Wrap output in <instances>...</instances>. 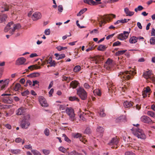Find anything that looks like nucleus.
<instances>
[{"label": "nucleus", "instance_id": "nucleus-58", "mask_svg": "<svg viewBox=\"0 0 155 155\" xmlns=\"http://www.w3.org/2000/svg\"><path fill=\"white\" fill-rule=\"evenodd\" d=\"M84 87L86 89H89L90 87L89 85L87 83H85L84 85Z\"/></svg>", "mask_w": 155, "mask_h": 155}, {"label": "nucleus", "instance_id": "nucleus-59", "mask_svg": "<svg viewBox=\"0 0 155 155\" xmlns=\"http://www.w3.org/2000/svg\"><path fill=\"white\" fill-rule=\"evenodd\" d=\"M90 33L91 34H92V33H98V30L97 29H94L92 31H91L90 32Z\"/></svg>", "mask_w": 155, "mask_h": 155}, {"label": "nucleus", "instance_id": "nucleus-35", "mask_svg": "<svg viewBox=\"0 0 155 155\" xmlns=\"http://www.w3.org/2000/svg\"><path fill=\"white\" fill-rule=\"evenodd\" d=\"M21 87V85L19 83H17L16 84L15 87L14 88V89L15 91H18L20 90Z\"/></svg>", "mask_w": 155, "mask_h": 155}, {"label": "nucleus", "instance_id": "nucleus-24", "mask_svg": "<svg viewBox=\"0 0 155 155\" xmlns=\"http://www.w3.org/2000/svg\"><path fill=\"white\" fill-rule=\"evenodd\" d=\"M93 93L94 95H97L99 96L101 95V91L99 89H96L94 90Z\"/></svg>", "mask_w": 155, "mask_h": 155}, {"label": "nucleus", "instance_id": "nucleus-63", "mask_svg": "<svg viewBox=\"0 0 155 155\" xmlns=\"http://www.w3.org/2000/svg\"><path fill=\"white\" fill-rule=\"evenodd\" d=\"M151 35L155 36V29L153 28L152 29L151 32Z\"/></svg>", "mask_w": 155, "mask_h": 155}, {"label": "nucleus", "instance_id": "nucleus-36", "mask_svg": "<svg viewBox=\"0 0 155 155\" xmlns=\"http://www.w3.org/2000/svg\"><path fill=\"white\" fill-rule=\"evenodd\" d=\"M8 6L6 4H4L3 6L2 7V8H4V10H2L1 12H3L5 11H8L9 10Z\"/></svg>", "mask_w": 155, "mask_h": 155}, {"label": "nucleus", "instance_id": "nucleus-8", "mask_svg": "<svg viewBox=\"0 0 155 155\" xmlns=\"http://www.w3.org/2000/svg\"><path fill=\"white\" fill-rule=\"evenodd\" d=\"M112 60L108 58L104 65L105 68L107 70H109L113 66Z\"/></svg>", "mask_w": 155, "mask_h": 155}, {"label": "nucleus", "instance_id": "nucleus-20", "mask_svg": "<svg viewBox=\"0 0 155 155\" xmlns=\"http://www.w3.org/2000/svg\"><path fill=\"white\" fill-rule=\"evenodd\" d=\"M124 11L127 16H131L133 15L134 14V12L130 11L129 9L127 8H125Z\"/></svg>", "mask_w": 155, "mask_h": 155}, {"label": "nucleus", "instance_id": "nucleus-64", "mask_svg": "<svg viewBox=\"0 0 155 155\" xmlns=\"http://www.w3.org/2000/svg\"><path fill=\"white\" fill-rule=\"evenodd\" d=\"M82 139L81 140H80V141H81L82 142L84 143V144L86 143V142H87V140L84 137H82Z\"/></svg>", "mask_w": 155, "mask_h": 155}, {"label": "nucleus", "instance_id": "nucleus-14", "mask_svg": "<svg viewBox=\"0 0 155 155\" xmlns=\"http://www.w3.org/2000/svg\"><path fill=\"white\" fill-rule=\"evenodd\" d=\"M79 84V82L76 81L74 80L72 81L70 84V88L73 89L76 88Z\"/></svg>", "mask_w": 155, "mask_h": 155}, {"label": "nucleus", "instance_id": "nucleus-60", "mask_svg": "<svg viewBox=\"0 0 155 155\" xmlns=\"http://www.w3.org/2000/svg\"><path fill=\"white\" fill-rule=\"evenodd\" d=\"M33 84L32 86H35L36 84H38L39 83V82L37 81H32Z\"/></svg>", "mask_w": 155, "mask_h": 155}, {"label": "nucleus", "instance_id": "nucleus-7", "mask_svg": "<svg viewBox=\"0 0 155 155\" xmlns=\"http://www.w3.org/2000/svg\"><path fill=\"white\" fill-rule=\"evenodd\" d=\"M129 35V32L128 31H124L123 33H121L118 36V38L119 39L123 40L128 38Z\"/></svg>", "mask_w": 155, "mask_h": 155}, {"label": "nucleus", "instance_id": "nucleus-50", "mask_svg": "<svg viewBox=\"0 0 155 155\" xmlns=\"http://www.w3.org/2000/svg\"><path fill=\"white\" fill-rule=\"evenodd\" d=\"M44 133L46 136H48L49 134V131L48 129V128H46L44 130Z\"/></svg>", "mask_w": 155, "mask_h": 155}, {"label": "nucleus", "instance_id": "nucleus-13", "mask_svg": "<svg viewBox=\"0 0 155 155\" xmlns=\"http://www.w3.org/2000/svg\"><path fill=\"white\" fill-rule=\"evenodd\" d=\"M123 105L125 108H129L133 106V103L131 101H126L124 102Z\"/></svg>", "mask_w": 155, "mask_h": 155}, {"label": "nucleus", "instance_id": "nucleus-57", "mask_svg": "<svg viewBox=\"0 0 155 155\" xmlns=\"http://www.w3.org/2000/svg\"><path fill=\"white\" fill-rule=\"evenodd\" d=\"M54 89L53 88H51L50 91L49 92V97H51L52 95V94L54 92Z\"/></svg>", "mask_w": 155, "mask_h": 155}, {"label": "nucleus", "instance_id": "nucleus-21", "mask_svg": "<svg viewBox=\"0 0 155 155\" xmlns=\"http://www.w3.org/2000/svg\"><path fill=\"white\" fill-rule=\"evenodd\" d=\"M7 18V16L5 14L1 15L0 16V23L4 22Z\"/></svg>", "mask_w": 155, "mask_h": 155}, {"label": "nucleus", "instance_id": "nucleus-12", "mask_svg": "<svg viewBox=\"0 0 155 155\" xmlns=\"http://www.w3.org/2000/svg\"><path fill=\"white\" fill-rule=\"evenodd\" d=\"M26 59L24 57H20L18 59L16 62V65H22L26 61Z\"/></svg>", "mask_w": 155, "mask_h": 155}, {"label": "nucleus", "instance_id": "nucleus-33", "mask_svg": "<svg viewBox=\"0 0 155 155\" xmlns=\"http://www.w3.org/2000/svg\"><path fill=\"white\" fill-rule=\"evenodd\" d=\"M74 137L77 138H78L80 140H81L82 139L81 134L80 133L75 134L74 136Z\"/></svg>", "mask_w": 155, "mask_h": 155}, {"label": "nucleus", "instance_id": "nucleus-34", "mask_svg": "<svg viewBox=\"0 0 155 155\" xmlns=\"http://www.w3.org/2000/svg\"><path fill=\"white\" fill-rule=\"evenodd\" d=\"M116 15H115L113 14H111L110 15H106V18L107 19L110 20L112 18H115Z\"/></svg>", "mask_w": 155, "mask_h": 155}, {"label": "nucleus", "instance_id": "nucleus-10", "mask_svg": "<svg viewBox=\"0 0 155 155\" xmlns=\"http://www.w3.org/2000/svg\"><path fill=\"white\" fill-rule=\"evenodd\" d=\"M140 119L142 122L147 124H149L152 122V120L150 117L145 115L141 117Z\"/></svg>", "mask_w": 155, "mask_h": 155}, {"label": "nucleus", "instance_id": "nucleus-49", "mask_svg": "<svg viewBox=\"0 0 155 155\" xmlns=\"http://www.w3.org/2000/svg\"><path fill=\"white\" fill-rule=\"evenodd\" d=\"M125 155H136L135 154L131 151H127L125 153Z\"/></svg>", "mask_w": 155, "mask_h": 155}, {"label": "nucleus", "instance_id": "nucleus-15", "mask_svg": "<svg viewBox=\"0 0 155 155\" xmlns=\"http://www.w3.org/2000/svg\"><path fill=\"white\" fill-rule=\"evenodd\" d=\"M84 3L87 4L89 5H97L98 4H100L101 3V2H95L93 0H84Z\"/></svg>", "mask_w": 155, "mask_h": 155}, {"label": "nucleus", "instance_id": "nucleus-61", "mask_svg": "<svg viewBox=\"0 0 155 155\" xmlns=\"http://www.w3.org/2000/svg\"><path fill=\"white\" fill-rule=\"evenodd\" d=\"M58 8L59 11L60 12H61L63 10V8L62 5L58 6Z\"/></svg>", "mask_w": 155, "mask_h": 155}, {"label": "nucleus", "instance_id": "nucleus-44", "mask_svg": "<svg viewBox=\"0 0 155 155\" xmlns=\"http://www.w3.org/2000/svg\"><path fill=\"white\" fill-rule=\"evenodd\" d=\"M91 132V130L90 128L87 127L85 129L84 133L87 134H89Z\"/></svg>", "mask_w": 155, "mask_h": 155}, {"label": "nucleus", "instance_id": "nucleus-53", "mask_svg": "<svg viewBox=\"0 0 155 155\" xmlns=\"http://www.w3.org/2000/svg\"><path fill=\"white\" fill-rule=\"evenodd\" d=\"M50 30L49 29H46L45 31V34L46 35H50Z\"/></svg>", "mask_w": 155, "mask_h": 155}, {"label": "nucleus", "instance_id": "nucleus-41", "mask_svg": "<svg viewBox=\"0 0 155 155\" xmlns=\"http://www.w3.org/2000/svg\"><path fill=\"white\" fill-rule=\"evenodd\" d=\"M150 42L151 45L155 44V37H151L150 39Z\"/></svg>", "mask_w": 155, "mask_h": 155}, {"label": "nucleus", "instance_id": "nucleus-32", "mask_svg": "<svg viewBox=\"0 0 155 155\" xmlns=\"http://www.w3.org/2000/svg\"><path fill=\"white\" fill-rule=\"evenodd\" d=\"M21 150L19 149H12L11 150V152L13 154H19Z\"/></svg>", "mask_w": 155, "mask_h": 155}, {"label": "nucleus", "instance_id": "nucleus-39", "mask_svg": "<svg viewBox=\"0 0 155 155\" xmlns=\"http://www.w3.org/2000/svg\"><path fill=\"white\" fill-rule=\"evenodd\" d=\"M81 69V67L80 66L78 65L74 67L73 69L74 71V72H77L80 71Z\"/></svg>", "mask_w": 155, "mask_h": 155}, {"label": "nucleus", "instance_id": "nucleus-17", "mask_svg": "<svg viewBox=\"0 0 155 155\" xmlns=\"http://www.w3.org/2000/svg\"><path fill=\"white\" fill-rule=\"evenodd\" d=\"M9 82V79H6L4 81V82H3L2 83V84H1V90H3L6 87H7Z\"/></svg>", "mask_w": 155, "mask_h": 155}, {"label": "nucleus", "instance_id": "nucleus-37", "mask_svg": "<svg viewBox=\"0 0 155 155\" xmlns=\"http://www.w3.org/2000/svg\"><path fill=\"white\" fill-rule=\"evenodd\" d=\"M147 114L151 117H155V113H154L152 111H148L147 112Z\"/></svg>", "mask_w": 155, "mask_h": 155}, {"label": "nucleus", "instance_id": "nucleus-54", "mask_svg": "<svg viewBox=\"0 0 155 155\" xmlns=\"http://www.w3.org/2000/svg\"><path fill=\"white\" fill-rule=\"evenodd\" d=\"M66 106L65 105H60V109H61L62 110L66 109V111L67 112V110L68 109V108L66 107L65 108Z\"/></svg>", "mask_w": 155, "mask_h": 155}, {"label": "nucleus", "instance_id": "nucleus-43", "mask_svg": "<svg viewBox=\"0 0 155 155\" xmlns=\"http://www.w3.org/2000/svg\"><path fill=\"white\" fill-rule=\"evenodd\" d=\"M57 49L59 51L64 50L65 49H66L67 48V47H62L61 46H59L56 47Z\"/></svg>", "mask_w": 155, "mask_h": 155}, {"label": "nucleus", "instance_id": "nucleus-52", "mask_svg": "<svg viewBox=\"0 0 155 155\" xmlns=\"http://www.w3.org/2000/svg\"><path fill=\"white\" fill-rule=\"evenodd\" d=\"M121 44V43L119 41H117L113 43V46H117L120 45Z\"/></svg>", "mask_w": 155, "mask_h": 155}, {"label": "nucleus", "instance_id": "nucleus-23", "mask_svg": "<svg viewBox=\"0 0 155 155\" xmlns=\"http://www.w3.org/2000/svg\"><path fill=\"white\" fill-rule=\"evenodd\" d=\"M56 56V58L57 60L61 59L64 58L65 55L64 54H58L56 53L54 54Z\"/></svg>", "mask_w": 155, "mask_h": 155}, {"label": "nucleus", "instance_id": "nucleus-3", "mask_svg": "<svg viewBox=\"0 0 155 155\" xmlns=\"http://www.w3.org/2000/svg\"><path fill=\"white\" fill-rule=\"evenodd\" d=\"M30 115L27 114L25 115L21 122V126L23 129H27L30 125Z\"/></svg>", "mask_w": 155, "mask_h": 155}, {"label": "nucleus", "instance_id": "nucleus-51", "mask_svg": "<svg viewBox=\"0 0 155 155\" xmlns=\"http://www.w3.org/2000/svg\"><path fill=\"white\" fill-rule=\"evenodd\" d=\"M43 152L45 154L47 155L48 154L50 153V151L48 150L43 149Z\"/></svg>", "mask_w": 155, "mask_h": 155}, {"label": "nucleus", "instance_id": "nucleus-5", "mask_svg": "<svg viewBox=\"0 0 155 155\" xmlns=\"http://www.w3.org/2000/svg\"><path fill=\"white\" fill-rule=\"evenodd\" d=\"M134 135L137 137L138 138L144 139L146 138V136L144 134L143 130L141 129H138L136 130L135 133H134Z\"/></svg>", "mask_w": 155, "mask_h": 155}, {"label": "nucleus", "instance_id": "nucleus-47", "mask_svg": "<svg viewBox=\"0 0 155 155\" xmlns=\"http://www.w3.org/2000/svg\"><path fill=\"white\" fill-rule=\"evenodd\" d=\"M100 115L101 117H104L105 116V114L104 113V111L103 110H101L99 112Z\"/></svg>", "mask_w": 155, "mask_h": 155}, {"label": "nucleus", "instance_id": "nucleus-6", "mask_svg": "<svg viewBox=\"0 0 155 155\" xmlns=\"http://www.w3.org/2000/svg\"><path fill=\"white\" fill-rule=\"evenodd\" d=\"M68 119L72 122L76 120L74 110L71 107L68 108Z\"/></svg>", "mask_w": 155, "mask_h": 155}, {"label": "nucleus", "instance_id": "nucleus-22", "mask_svg": "<svg viewBox=\"0 0 155 155\" xmlns=\"http://www.w3.org/2000/svg\"><path fill=\"white\" fill-rule=\"evenodd\" d=\"M137 39L136 37L133 36L130 39L129 41L130 43H135L137 41Z\"/></svg>", "mask_w": 155, "mask_h": 155}, {"label": "nucleus", "instance_id": "nucleus-9", "mask_svg": "<svg viewBox=\"0 0 155 155\" xmlns=\"http://www.w3.org/2000/svg\"><path fill=\"white\" fill-rule=\"evenodd\" d=\"M39 101L42 107H46L48 105L47 101L45 98L42 96H40L38 98Z\"/></svg>", "mask_w": 155, "mask_h": 155}, {"label": "nucleus", "instance_id": "nucleus-38", "mask_svg": "<svg viewBox=\"0 0 155 155\" xmlns=\"http://www.w3.org/2000/svg\"><path fill=\"white\" fill-rule=\"evenodd\" d=\"M150 87L149 86H147V87L145 88L144 89V93H150Z\"/></svg>", "mask_w": 155, "mask_h": 155}, {"label": "nucleus", "instance_id": "nucleus-30", "mask_svg": "<svg viewBox=\"0 0 155 155\" xmlns=\"http://www.w3.org/2000/svg\"><path fill=\"white\" fill-rule=\"evenodd\" d=\"M100 60L99 57V56L95 57L92 58H91V61H94L95 64H97L100 61Z\"/></svg>", "mask_w": 155, "mask_h": 155}, {"label": "nucleus", "instance_id": "nucleus-29", "mask_svg": "<svg viewBox=\"0 0 155 155\" xmlns=\"http://www.w3.org/2000/svg\"><path fill=\"white\" fill-rule=\"evenodd\" d=\"M127 51V50H124L122 51H118L115 53V55L116 56H120L123 54Z\"/></svg>", "mask_w": 155, "mask_h": 155}, {"label": "nucleus", "instance_id": "nucleus-26", "mask_svg": "<svg viewBox=\"0 0 155 155\" xmlns=\"http://www.w3.org/2000/svg\"><path fill=\"white\" fill-rule=\"evenodd\" d=\"M41 68L40 66H38L36 65H31L29 66L28 69L31 70H33L34 69H39Z\"/></svg>", "mask_w": 155, "mask_h": 155}, {"label": "nucleus", "instance_id": "nucleus-56", "mask_svg": "<svg viewBox=\"0 0 155 155\" xmlns=\"http://www.w3.org/2000/svg\"><path fill=\"white\" fill-rule=\"evenodd\" d=\"M25 147L27 149H29L30 150H31L32 149V147L30 144H29L28 145H25Z\"/></svg>", "mask_w": 155, "mask_h": 155}, {"label": "nucleus", "instance_id": "nucleus-11", "mask_svg": "<svg viewBox=\"0 0 155 155\" xmlns=\"http://www.w3.org/2000/svg\"><path fill=\"white\" fill-rule=\"evenodd\" d=\"M41 15L40 13L36 12L34 13L32 17V18L34 21H36L41 18Z\"/></svg>", "mask_w": 155, "mask_h": 155}, {"label": "nucleus", "instance_id": "nucleus-16", "mask_svg": "<svg viewBox=\"0 0 155 155\" xmlns=\"http://www.w3.org/2000/svg\"><path fill=\"white\" fill-rule=\"evenodd\" d=\"M25 108L23 107H21L16 111V114L19 115L23 114L25 113Z\"/></svg>", "mask_w": 155, "mask_h": 155}, {"label": "nucleus", "instance_id": "nucleus-2", "mask_svg": "<svg viewBox=\"0 0 155 155\" xmlns=\"http://www.w3.org/2000/svg\"><path fill=\"white\" fill-rule=\"evenodd\" d=\"M135 73L134 70H130L129 71H127L124 72H120L118 74V76L121 78H123V80H127L131 78V75L134 74Z\"/></svg>", "mask_w": 155, "mask_h": 155}, {"label": "nucleus", "instance_id": "nucleus-48", "mask_svg": "<svg viewBox=\"0 0 155 155\" xmlns=\"http://www.w3.org/2000/svg\"><path fill=\"white\" fill-rule=\"evenodd\" d=\"M29 92L28 90H26L21 93V94L23 96H26L29 94Z\"/></svg>", "mask_w": 155, "mask_h": 155}, {"label": "nucleus", "instance_id": "nucleus-62", "mask_svg": "<svg viewBox=\"0 0 155 155\" xmlns=\"http://www.w3.org/2000/svg\"><path fill=\"white\" fill-rule=\"evenodd\" d=\"M49 64H50V66H54L55 65V62L54 61H52Z\"/></svg>", "mask_w": 155, "mask_h": 155}, {"label": "nucleus", "instance_id": "nucleus-42", "mask_svg": "<svg viewBox=\"0 0 155 155\" xmlns=\"http://www.w3.org/2000/svg\"><path fill=\"white\" fill-rule=\"evenodd\" d=\"M31 151L34 155H41V153L37 150H32Z\"/></svg>", "mask_w": 155, "mask_h": 155}, {"label": "nucleus", "instance_id": "nucleus-4", "mask_svg": "<svg viewBox=\"0 0 155 155\" xmlns=\"http://www.w3.org/2000/svg\"><path fill=\"white\" fill-rule=\"evenodd\" d=\"M77 94L83 100H86L87 97V93L82 87H79L76 89Z\"/></svg>", "mask_w": 155, "mask_h": 155}, {"label": "nucleus", "instance_id": "nucleus-1", "mask_svg": "<svg viewBox=\"0 0 155 155\" xmlns=\"http://www.w3.org/2000/svg\"><path fill=\"white\" fill-rule=\"evenodd\" d=\"M21 27L20 24H14L13 22H11L7 25L4 29V31L6 32L9 30V33L12 35L15 30L20 29Z\"/></svg>", "mask_w": 155, "mask_h": 155}, {"label": "nucleus", "instance_id": "nucleus-55", "mask_svg": "<svg viewBox=\"0 0 155 155\" xmlns=\"http://www.w3.org/2000/svg\"><path fill=\"white\" fill-rule=\"evenodd\" d=\"M22 140V139H21L20 138L18 137L15 139V141L16 142L18 143L21 142Z\"/></svg>", "mask_w": 155, "mask_h": 155}, {"label": "nucleus", "instance_id": "nucleus-46", "mask_svg": "<svg viewBox=\"0 0 155 155\" xmlns=\"http://www.w3.org/2000/svg\"><path fill=\"white\" fill-rule=\"evenodd\" d=\"M130 19H127L124 18V19H122L120 20V23H124L127 22L128 21L130 20Z\"/></svg>", "mask_w": 155, "mask_h": 155}, {"label": "nucleus", "instance_id": "nucleus-27", "mask_svg": "<svg viewBox=\"0 0 155 155\" xmlns=\"http://www.w3.org/2000/svg\"><path fill=\"white\" fill-rule=\"evenodd\" d=\"M40 74L38 73H34L31 74L27 76L28 77L33 78L38 77L40 76Z\"/></svg>", "mask_w": 155, "mask_h": 155}, {"label": "nucleus", "instance_id": "nucleus-19", "mask_svg": "<svg viewBox=\"0 0 155 155\" xmlns=\"http://www.w3.org/2000/svg\"><path fill=\"white\" fill-rule=\"evenodd\" d=\"M143 77L146 79H148L151 76V71H148L143 73Z\"/></svg>", "mask_w": 155, "mask_h": 155}, {"label": "nucleus", "instance_id": "nucleus-45", "mask_svg": "<svg viewBox=\"0 0 155 155\" xmlns=\"http://www.w3.org/2000/svg\"><path fill=\"white\" fill-rule=\"evenodd\" d=\"M59 150L63 153H65L67 151V150L62 147H60L59 148Z\"/></svg>", "mask_w": 155, "mask_h": 155}, {"label": "nucleus", "instance_id": "nucleus-31", "mask_svg": "<svg viewBox=\"0 0 155 155\" xmlns=\"http://www.w3.org/2000/svg\"><path fill=\"white\" fill-rule=\"evenodd\" d=\"M97 132H99L101 134H103L104 132V129L102 127H97Z\"/></svg>", "mask_w": 155, "mask_h": 155}, {"label": "nucleus", "instance_id": "nucleus-40", "mask_svg": "<svg viewBox=\"0 0 155 155\" xmlns=\"http://www.w3.org/2000/svg\"><path fill=\"white\" fill-rule=\"evenodd\" d=\"M95 46H94V45H92L91 46H90V47L86 50V51L87 52H88L90 51L93 50L95 49Z\"/></svg>", "mask_w": 155, "mask_h": 155}, {"label": "nucleus", "instance_id": "nucleus-28", "mask_svg": "<svg viewBox=\"0 0 155 155\" xmlns=\"http://www.w3.org/2000/svg\"><path fill=\"white\" fill-rule=\"evenodd\" d=\"M69 100L71 101H76L78 102L79 101V98L76 96L70 97L68 98Z\"/></svg>", "mask_w": 155, "mask_h": 155}, {"label": "nucleus", "instance_id": "nucleus-18", "mask_svg": "<svg viewBox=\"0 0 155 155\" xmlns=\"http://www.w3.org/2000/svg\"><path fill=\"white\" fill-rule=\"evenodd\" d=\"M118 143L117 139V137L112 138L111 141L108 143L110 145L116 144Z\"/></svg>", "mask_w": 155, "mask_h": 155}, {"label": "nucleus", "instance_id": "nucleus-25", "mask_svg": "<svg viewBox=\"0 0 155 155\" xmlns=\"http://www.w3.org/2000/svg\"><path fill=\"white\" fill-rule=\"evenodd\" d=\"M107 47L106 45H100L98 46L97 49L99 51H104L105 50Z\"/></svg>", "mask_w": 155, "mask_h": 155}]
</instances>
